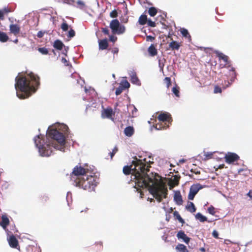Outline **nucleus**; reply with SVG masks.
<instances>
[{
    "label": "nucleus",
    "instance_id": "30",
    "mask_svg": "<svg viewBox=\"0 0 252 252\" xmlns=\"http://www.w3.org/2000/svg\"><path fill=\"white\" fill-rule=\"evenodd\" d=\"M148 52L152 56H155L158 53L157 50L153 44H151L149 47Z\"/></svg>",
    "mask_w": 252,
    "mask_h": 252
},
{
    "label": "nucleus",
    "instance_id": "34",
    "mask_svg": "<svg viewBox=\"0 0 252 252\" xmlns=\"http://www.w3.org/2000/svg\"><path fill=\"white\" fill-rule=\"evenodd\" d=\"M213 153L211 152H205L203 153V159L205 160H208L213 158Z\"/></svg>",
    "mask_w": 252,
    "mask_h": 252
},
{
    "label": "nucleus",
    "instance_id": "38",
    "mask_svg": "<svg viewBox=\"0 0 252 252\" xmlns=\"http://www.w3.org/2000/svg\"><path fill=\"white\" fill-rule=\"evenodd\" d=\"M48 200H49V197L46 195H42L40 197V202L42 204L45 203L46 202H47V201Z\"/></svg>",
    "mask_w": 252,
    "mask_h": 252
},
{
    "label": "nucleus",
    "instance_id": "1",
    "mask_svg": "<svg viewBox=\"0 0 252 252\" xmlns=\"http://www.w3.org/2000/svg\"><path fill=\"white\" fill-rule=\"evenodd\" d=\"M131 175V178L135 180V184L138 187L148 188L150 193L158 202L166 197L167 189L162 177L159 174H152V177L149 174Z\"/></svg>",
    "mask_w": 252,
    "mask_h": 252
},
{
    "label": "nucleus",
    "instance_id": "64",
    "mask_svg": "<svg viewBox=\"0 0 252 252\" xmlns=\"http://www.w3.org/2000/svg\"><path fill=\"white\" fill-rule=\"evenodd\" d=\"M199 250L200 251H201V252H205V249L204 248H200L199 249Z\"/></svg>",
    "mask_w": 252,
    "mask_h": 252
},
{
    "label": "nucleus",
    "instance_id": "17",
    "mask_svg": "<svg viewBox=\"0 0 252 252\" xmlns=\"http://www.w3.org/2000/svg\"><path fill=\"white\" fill-rule=\"evenodd\" d=\"M216 54L217 55V56L219 58L220 60H222L225 63V66L228 65L227 67L230 66V62L228 60L229 58L228 56L218 51L216 52Z\"/></svg>",
    "mask_w": 252,
    "mask_h": 252
},
{
    "label": "nucleus",
    "instance_id": "22",
    "mask_svg": "<svg viewBox=\"0 0 252 252\" xmlns=\"http://www.w3.org/2000/svg\"><path fill=\"white\" fill-rule=\"evenodd\" d=\"M53 46L55 49L58 50H62L63 48L64 47V44L62 41L59 39L54 41Z\"/></svg>",
    "mask_w": 252,
    "mask_h": 252
},
{
    "label": "nucleus",
    "instance_id": "27",
    "mask_svg": "<svg viewBox=\"0 0 252 252\" xmlns=\"http://www.w3.org/2000/svg\"><path fill=\"white\" fill-rule=\"evenodd\" d=\"M175 249L177 252H189L186 246L182 244H178Z\"/></svg>",
    "mask_w": 252,
    "mask_h": 252
},
{
    "label": "nucleus",
    "instance_id": "25",
    "mask_svg": "<svg viewBox=\"0 0 252 252\" xmlns=\"http://www.w3.org/2000/svg\"><path fill=\"white\" fill-rule=\"evenodd\" d=\"M134 132V129L132 126H128L125 128L124 130L125 134L128 137L131 136Z\"/></svg>",
    "mask_w": 252,
    "mask_h": 252
},
{
    "label": "nucleus",
    "instance_id": "31",
    "mask_svg": "<svg viewBox=\"0 0 252 252\" xmlns=\"http://www.w3.org/2000/svg\"><path fill=\"white\" fill-rule=\"evenodd\" d=\"M8 39V36L7 35L6 33L0 31V41L1 42H5Z\"/></svg>",
    "mask_w": 252,
    "mask_h": 252
},
{
    "label": "nucleus",
    "instance_id": "29",
    "mask_svg": "<svg viewBox=\"0 0 252 252\" xmlns=\"http://www.w3.org/2000/svg\"><path fill=\"white\" fill-rule=\"evenodd\" d=\"M186 209L191 213H194L196 211V208L194 204L191 202H189L187 206Z\"/></svg>",
    "mask_w": 252,
    "mask_h": 252
},
{
    "label": "nucleus",
    "instance_id": "19",
    "mask_svg": "<svg viewBox=\"0 0 252 252\" xmlns=\"http://www.w3.org/2000/svg\"><path fill=\"white\" fill-rule=\"evenodd\" d=\"M130 77V81L132 84L139 85L140 82L136 75V73L134 71H131L129 73Z\"/></svg>",
    "mask_w": 252,
    "mask_h": 252
},
{
    "label": "nucleus",
    "instance_id": "58",
    "mask_svg": "<svg viewBox=\"0 0 252 252\" xmlns=\"http://www.w3.org/2000/svg\"><path fill=\"white\" fill-rule=\"evenodd\" d=\"M248 171L249 172H250V170H247V169L246 168H242V169H240L238 170V172H240L241 171Z\"/></svg>",
    "mask_w": 252,
    "mask_h": 252
},
{
    "label": "nucleus",
    "instance_id": "9",
    "mask_svg": "<svg viewBox=\"0 0 252 252\" xmlns=\"http://www.w3.org/2000/svg\"><path fill=\"white\" fill-rule=\"evenodd\" d=\"M96 169L94 166L86 165V167H83L80 165H76L71 173H95Z\"/></svg>",
    "mask_w": 252,
    "mask_h": 252
},
{
    "label": "nucleus",
    "instance_id": "48",
    "mask_svg": "<svg viewBox=\"0 0 252 252\" xmlns=\"http://www.w3.org/2000/svg\"><path fill=\"white\" fill-rule=\"evenodd\" d=\"M230 74L229 75L232 76V77H235L236 76V72L235 71V69L233 67H231V69H229Z\"/></svg>",
    "mask_w": 252,
    "mask_h": 252
},
{
    "label": "nucleus",
    "instance_id": "50",
    "mask_svg": "<svg viewBox=\"0 0 252 252\" xmlns=\"http://www.w3.org/2000/svg\"><path fill=\"white\" fill-rule=\"evenodd\" d=\"M117 40V37L113 35H109V41L115 43Z\"/></svg>",
    "mask_w": 252,
    "mask_h": 252
},
{
    "label": "nucleus",
    "instance_id": "51",
    "mask_svg": "<svg viewBox=\"0 0 252 252\" xmlns=\"http://www.w3.org/2000/svg\"><path fill=\"white\" fill-rule=\"evenodd\" d=\"M60 126H61L60 128L62 129L64 133H65L66 131H67V130H68V127H67V126L66 125H62Z\"/></svg>",
    "mask_w": 252,
    "mask_h": 252
},
{
    "label": "nucleus",
    "instance_id": "40",
    "mask_svg": "<svg viewBox=\"0 0 252 252\" xmlns=\"http://www.w3.org/2000/svg\"><path fill=\"white\" fill-rule=\"evenodd\" d=\"M61 29L64 32H66L69 29V26L66 22H63L61 26Z\"/></svg>",
    "mask_w": 252,
    "mask_h": 252
},
{
    "label": "nucleus",
    "instance_id": "55",
    "mask_svg": "<svg viewBox=\"0 0 252 252\" xmlns=\"http://www.w3.org/2000/svg\"><path fill=\"white\" fill-rule=\"evenodd\" d=\"M212 235L215 238H219V233L216 230H214L213 231Z\"/></svg>",
    "mask_w": 252,
    "mask_h": 252
},
{
    "label": "nucleus",
    "instance_id": "32",
    "mask_svg": "<svg viewBox=\"0 0 252 252\" xmlns=\"http://www.w3.org/2000/svg\"><path fill=\"white\" fill-rule=\"evenodd\" d=\"M93 249L96 252H100V251H102V250L103 249L102 243L101 242H97L93 247Z\"/></svg>",
    "mask_w": 252,
    "mask_h": 252
},
{
    "label": "nucleus",
    "instance_id": "2",
    "mask_svg": "<svg viewBox=\"0 0 252 252\" xmlns=\"http://www.w3.org/2000/svg\"><path fill=\"white\" fill-rule=\"evenodd\" d=\"M44 136L39 134L34 138L35 146L42 157H49L52 153V148L61 151H64L65 143V136L63 133L56 129H51L48 132L47 140L44 142Z\"/></svg>",
    "mask_w": 252,
    "mask_h": 252
},
{
    "label": "nucleus",
    "instance_id": "44",
    "mask_svg": "<svg viewBox=\"0 0 252 252\" xmlns=\"http://www.w3.org/2000/svg\"><path fill=\"white\" fill-rule=\"evenodd\" d=\"M110 16L112 18H116L118 17V12L116 9L112 11L110 13Z\"/></svg>",
    "mask_w": 252,
    "mask_h": 252
},
{
    "label": "nucleus",
    "instance_id": "41",
    "mask_svg": "<svg viewBox=\"0 0 252 252\" xmlns=\"http://www.w3.org/2000/svg\"><path fill=\"white\" fill-rule=\"evenodd\" d=\"M118 149L117 146H115L114 148L113 149L111 152H110L109 154L111 157V159H112L115 155V154L118 152Z\"/></svg>",
    "mask_w": 252,
    "mask_h": 252
},
{
    "label": "nucleus",
    "instance_id": "5",
    "mask_svg": "<svg viewBox=\"0 0 252 252\" xmlns=\"http://www.w3.org/2000/svg\"><path fill=\"white\" fill-rule=\"evenodd\" d=\"M134 159L129 165H126L123 167V173H147L150 171V165L136 157Z\"/></svg>",
    "mask_w": 252,
    "mask_h": 252
},
{
    "label": "nucleus",
    "instance_id": "11",
    "mask_svg": "<svg viewBox=\"0 0 252 252\" xmlns=\"http://www.w3.org/2000/svg\"><path fill=\"white\" fill-rule=\"evenodd\" d=\"M201 189L199 184H195L192 185L189 189L188 195V199L189 200H193L195 195L197 194L200 189Z\"/></svg>",
    "mask_w": 252,
    "mask_h": 252
},
{
    "label": "nucleus",
    "instance_id": "35",
    "mask_svg": "<svg viewBox=\"0 0 252 252\" xmlns=\"http://www.w3.org/2000/svg\"><path fill=\"white\" fill-rule=\"evenodd\" d=\"M173 215H174V216L176 218V219L179 220V222H180L182 224L185 223L184 220L181 217V216L179 214L178 212H177L176 211H174V213H173Z\"/></svg>",
    "mask_w": 252,
    "mask_h": 252
},
{
    "label": "nucleus",
    "instance_id": "43",
    "mask_svg": "<svg viewBox=\"0 0 252 252\" xmlns=\"http://www.w3.org/2000/svg\"><path fill=\"white\" fill-rule=\"evenodd\" d=\"M164 82L166 84L167 87L168 88L171 85V79L169 77H165L164 78Z\"/></svg>",
    "mask_w": 252,
    "mask_h": 252
},
{
    "label": "nucleus",
    "instance_id": "46",
    "mask_svg": "<svg viewBox=\"0 0 252 252\" xmlns=\"http://www.w3.org/2000/svg\"><path fill=\"white\" fill-rule=\"evenodd\" d=\"M222 92L221 89L218 86H215L214 87V93L215 94L221 93Z\"/></svg>",
    "mask_w": 252,
    "mask_h": 252
},
{
    "label": "nucleus",
    "instance_id": "45",
    "mask_svg": "<svg viewBox=\"0 0 252 252\" xmlns=\"http://www.w3.org/2000/svg\"><path fill=\"white\" fill-rule=\"evenodd\" d=\"M75 31L73 29H70V30L68 32L67 36L69 38H71V37H74L75 36Z\"/></svg>",
    "mask_w": 252,
    "mask_h": 252
},
{
    "label": "nucleus",
    "instance_id": "15",
    "mask_svg": "<svg viewBox=\"0 0 252 252\" xmlns=\"http://www.w3.org/2000/svg\"><path fill=\"white\" fill-rule=\"evenodd\" d=\"M1 220L0 221V225L5 230H6L7 226L9 224V220L6 215H2L1 217Z\"/></svg>",
    "mask_w": 252,
    "mask_h": 252
},
{
    "label": "nucleus",
    "instance_id": "4",
    "mask_svg": "<svg viewBox=\"0 0 252 252\" xmlns=\"http://www.w3.org/2000/svg\"><path fill=\"white\" fill-rule=\"evenodd\" d=\"M70 179L76 187L89 191L94 190L98 183V179L95 174H71Z\"/></svg>",
    "mask_w": 252,
    "mask_h": 252
},
{
    "label": "nucleus",
    "instance_id": "24",
    "mask_svg": "<svg viewBox=\"0 0 252 252\" xmlns=\"http://www.w3.org/2000/svg\"><path fill=\"white\" fill-rule=\"evenodd\" d=\"M180 176L178 175H175L174 179L169 182V186L171 188L178 185Z\"/></svg>",
    "mask_w": 252,
    "mask_h": 252
},
{
    "label": "nucleus",
    "instance_id": "33",
    "mask_svg": "<svg viewBox=\"0 0 252 252\" xmlns=\"http://www.w3.org/2000/svg\"><path fill=\"white\" fill-rule=\"evenodd\" d=\"M195 218L196 219L199 220L201 222H204L207 221V218L204 216H203L201 213H198L195 216Z\"/></svg>",
    "mask_w": 252,
    "mask_h": 252
},
{
    "label": "nucleus",
    "instance_id": "60",
    "mask_svg": "<svg viewBox=\"0 0 252 252\" xmlns=\"http://www.w3.org/2000/svg\"><path fill=\"white\" fill-rule=\"evenodd\" d=\"M3 18H4L3 13L1 10H0V19L3 20Z\"/></svg>",
    "mask_w": 252,
    "mask_h": 252
},
{
    "label": "nucleus",
    "instance_id": "7",
    "mask_svg": "<svg viewBox=\"0 0 252 252\" xmlns=\"http://www.w3.org/2000/svg\"><path fill=\"white\" fill-rule=\"evenodd\" d=\"M186 161V159L182 158L180 159L178 162H176L178 167L177 168V170H173L175 173H178L179 171L182 172V173H188L189 172H190L192 173H200V171L197 170L196 165L194 164L190 163L189 164H188L186 166V169H184V171L181 170V164L185 163Z\"/></svg>",
    "mask_w": 252,
    "mask_h": 252
},
{
    "label": "nucleus",
    "instance_id": "53",
    "mask_svg": "<svg viewBox=\"0 0 252 252\" xmlns=\"http://www.w3.org/2000/svg\"><path fill=\"white\" fill-rule=\"evenodd\" d=\"M44 32L40 31H39L37 34V36L38 37V38H42L44 34Z\"/></svg>",
    "mask_w": 252,
    "mask_h": 252
},
{
    "label": "nucleus",
    "instance_id": "39",
    "mask_svg": "<svg viewBox=\"0 0 252 252\" xmlns=\"http://www.w3.org/2000/svg\"><path fill=\"white\" fill-rule=\"evenodd\" d=\"M38 51L43 55H47L48 54V50L45 47L39 48Z\"/></svg>",
    "mask_w": 252,
    "mask_h": 252
},
{
    "label": "nucleus",
    "instance_id": "21",
    "mask_svg": "<svg viewBox=\"0 0 252 252\" xmlns=\"http://www.w3.org/2000/svg\"><path fill=\"white\" fill-rule=\"evenodd\" d=\"M174 199L178 205H181L183 203L182 197L180 191L175 192L174 196Z\"/></svg>",
    "mask_w": 252,
    "mask_h": 252
},
{
    "label": "nucleus",
    "instance_id": "10",
    "mask_svg": "<svg viewBox=\"0 0 252 252\" xmlns=\"http://www.w3.org/2000/svg\"><path fill=\"white\" fill-rule=\"evenodd\" d=\"M225 161L229 164H234L240 159V157L236 153L228 152L224 156Z\"/></svg>",
    "mask_w": 252,
    "mask_h": 252
},
{
    "label": "nucleus",
    "instance_id": "36",
    "mask_svg": "<svg viewBox=\"0 0 252 252\" xmlns=\"http://www.w3.org/2000/svg\"><path fill=\"white\" fill-rule=\"evenodd\" d=\"M148 13L151 16L153 17L157 14V10L155 7H151L149 8Z\"/></svg>",
    "mask_w": 252,
    "mask_h": 252
},
{
    "label": "nucleus",
    "instance_id": "14",
    "mask_svg": "<svg viewBox=\"0 0 252 252\" xmlns=\"http://www.w3.org/2000/svg\"><path fill=\"white\" fill-rule=\"evenodd\" d=\"M177 237L178 239H182L187 244H189L190 240V238L188 237L183 230H180L178 232Z\"/></svg>",
    "mask_w": 252,
    "mask_h": 252
},
{
    "label": "nucleus",
    "instance_id": "28",
    "mask_svg": "<svg viewBox=\"0 0 252 252\" xmlns=\"http://www.w3.org/2000/svg\"><path fill=\"white\" fill-rule=\"evenodd\" d=\"M148 19L147 15L145 14H142L139 18L138 23L141 25H144L147 22Z\"/></svg>",
    "mask_w": 252,
    "mask_h": 252
},
{
    "label": "nucleus",
    "instance_id": "49",
    "mask_svg": "<svg viewBox=\"0 0 252 252\" xmlns=\"http://www.w3.org/2000/svg\"><path fill=\"white\" fill-rule=\"evenodd\" d=\"M165 62V59H163V62H162V61L160 59H159L158 60V65H159V67L161 68V69H163V67H164V62Z\"/></svg>",
    "mask_w": 252,
    "mask_h": 252
},
{
    "label": "nucleus",
    "instance_id": "13",
    "mask_svg": "<svg viewBox=\"0 0 252 252\" xmlns=\"http://www.w3.org/2000/svg\"><path fill=\"white\" fill-rule=\"evenodd\" d=\"M130 87V84L128 83V82L126 80H125L122 81L120 84L119 87H118L115 92V94L116 95H120L123 91L126 89H128Z\"/></svg>",
    "mask_w": 252,
    "mask_h": 252
},
{
    "label": "nucleus",
    "instance_id": "61",
    "mask_svg": "<svg viewBox=\"0 0 252 252\" xmlns=\"http://www.w3.org/2000/svg\"><path fill=\"white\" fill-rule=\"evenodd\" d=\"M118 51H119L118 49L117 48H116L114 49V50L113 51V52L114 54H117V53H118Z\"/></svg>",
    "mask_w": 252,
    "mask_h": 252
},
{
    "label": "nucleus",
    "instance_id": "52",
    "mask_svg": "<svg viewBox=\"0 0 252 252\" xmlns=\"http://www.w3.org/2000/svg\"><path fill=\"white\" fill-rule=\"evenodd\" d=\"M101 30H102V32L104 34H105L106 35H109V30L107 28H103L101 29Z\"/></svg>",
    "mask_w": 252,
    "mask_h": 252
},
{
    "label": "nucleus",
    "instance_id": "23",
    "mask_svg": "<svg viewBox=\"0 0 252 252\" xmlns=\"http://www.w3.org/2000/svg\"><path fill=\"white\" fill-rule=\"evenodd\" d=\"M180 32L183 37L187 38L189 42H191V37L187 29L185 28H181L180 29Z\"/></svg>",
    "mask_w": 252,
    "mask_h": 252
},
{
    "label": "nucleus",
    "instance_id": "26",
    "mask_svg": "<svg viewBox=\"0 0 252 252\" xmlns=\"http://www.w3.org/2000/svg\"><path fill=\"white\" fill-rule=\"evenodd\" d=\"M181 46V45L180 44V43H178L175 41H172V42H171L169 44V49H171L172 50H178Z\"/></svg>",
    "mask_w": 252,
    "mask_h": 252
},
{
    "label": "nucleus",
    "instance_id": "47",
    "mask_svg": "<svg viewBox=\"0 0 252 252\" xmlns=\"http://www.w3.org/2000/svg\"><path fill=\"white\" fill-rule=\"evenodd\" d=\"M148 25L151 27H155L156 24L155 22L152 21L151 19H149L147 21Z\"/></svg>",
    "mask_w": 252,
    "mask_h": 252
},
{
    "label": "nucleus",
    "instance_id": "20",
    "mask_svg": "<svg viewBox=\"0 0 252 252\" xmlns=\"http://www.w3.org/2000/svg\"><path fill=\"white\" fill-rule=\"evenodd\" d=\"M98 46L99 50H103L108 47V40L106 38L98 40Z\"/></svg>",
    "mask_w": 252,
    "mask_h": 252
},
{
    "label": "nucleus",
    "instance_id": "37",
    "mask_svg": "<svg viewBox=\"0 0 252 252\" xmlns=\"http://www.w3.org/2000/svg\"><path fill=\"white\" fill-rule=\"evenodd\" d=\"M172 92L177 97L180 96V92H179V88L177 86H175L172 88Z\"/></svg>",
    "mask_w": 252,
    "mask_h": 252
},
{
    "label": "nucleus",
    "instance_id": "6",
    "mask_svg": "<svg viewBox=\"0 0 252 252\" xmlns=\"http://www.w3.org/2000/svg\"><path fill=\"white\" fill-rule=\"evenodd\" d=\"M159 123L155 126L158 130L165 129L169 127L172 121L171 115L168 113H161L158 117Z\"/></svg>",
    "mask_w": 252,
    "mask_h": 252
},
{
    "label": "nucleus",
    "instance_id": "12",
    "mask_svg": "<svg viewBox=\"0 0 252 252\" xmlns=\"http://www.w3.org/2000/svg\"><path fill=\"white\" fill-rule=\"evenodd\" d=\"M115 115V112L113 111L112 108H107L103 109L101 111V116L103 119H109L113 121L114 119L112 116Z\"/></svg>",
    "mask_w": 252,
    "mask_h": 252
},
{
    "label": "nucleus",
    "instance_id": "42",
    "mask_svg": "<svg viewBox=\"0 0 252 252\" xmlns=\"http://www.w3.org/2000/svg\"><path fill=\"white\" fill-rule=\"evenodd\" d=\"M215 210V209L213 206H211L208 208V213L212 215H214L216 213Z\"/></svg>",
    "mask_w": 252,
    "mask_h": 252
},
{
    "label": "nucleus",
    "instance_id": "63",
    "mask_svg": "<svg viewBox=\"0 0 252 252\" xmlns=\"http://www.w3.org/2000/svg\"><path fill=\"white\" fill-rule=\"evenodd\" d=\"M224 165V164H221L220 165H219L217 168V169H218V168H223Z\"/></svg>",
    "mask_w": 252,
    "mask_h": 252
},
{
    "label": "nucleus",
    "instance_id": "54",
    "mask_svg": "<svg viewBox=\"0 0 252 252\" xmlns=\"http://www.w3.org/2000/svg\"><path fill=\"white\" fill-rule=\"evenodd\" d=\"M62 62L64 64L65 66L68 65V62L67 61V60L65 58H62Z\"/></svg>",
    "mask_w": 252,
    "mask_h": 252
},
{
    "label": "nucleus",
    "instance_id": "62",
    "mask_svg": "<svg viewBox=\"0 0 252 252\" xmlns=\"http://www.w3.org/2000/svg\"><path fill=\"white\" fill-rule=\"evenodd\" d=\"M171 36H172V34H171L170 32H169V33H168V36H167V37H168V38H170V39H171V40H173V39H172V38L171 37Z\"/></svg>",
    "mask_w": 252,
    "mask_h": 252
},
{
    "label": "nucleus",
    "instance_id": "56",
    "mask_svg": "<svg viewBox=\"0 0 252 252\" xmlns=\"http://www.w3.org/2000/svg\"><path fill=\"white\" fill-rule=\"evenodd\" d=\"M128 18L127 16H126L125 18H123L121 19V21L122 23H126L128 22Z\"/></svg>",
    "mask_w": 252,
    "mask_h": 252
},
{
    "label": "nucleus",
    "instance_id": "3",
    "mask_svg": "<svg viewBox=\"0 0 252 252\" xmlns=\"http://www.w3.org/2000/svg\"><path fill=\"white\" fill-rule=\"evenodd\" d=\"M15 88L19 92H17V96L20 99L29 97L32 93H34L40 85L39 77L32 72L27 76L17 77L15 79Z\"/></svg>",
    "mask_w": 252,
    "mask_h": 252
},
{
    "label": "nucleus",
    "instance_id": "8",
    "mask_svg": "<svg viewBox=\"0 0 252 252\" xmlns=\"http://www.w3.org/2000/svg\"><path fill=\"white\" fill-rule=\"evenodd\" d=\"M110 28L113 34H123L126 31L125 27L124 25H120L118 19H114L111 21Z\"/></svg>",
    "mask_w": 252,
    "mask_h": 252
},
{
    "label": "nucleus",
    "instance_id": "57",
    "mask_svg": "<svg viewBox=\"0 0 252 252\" xmlns=\"http://www.w3.org/2000/svg\"><path fill=\"white\" fill-rule=\"evenodd\" d=\"M89 210L90 209L89 208H86L84 209L81 210H80V212L81 213H83L84 212L85 213H87H87H88V212H89Z\"/></svg>",
    "mask_w": 252,
    "mask_h": 252
},
{
    "label": "nucleus",
    "instance_id": "18",
    "mask_svg": "<svg viewBox=\"0 0 252 252\" xmlns=\"http://www.w3.org/2000/svg\"><path fill=\"white\" fill-rule=\"evenodd\" d=\"M9 30L11 33L17 35L20 32V27L17 24H11L9 26Z\"/></svg>",
    "mask_w": 252,
    "mask_h": 252
},
{
    "label": "nucleus",
    "instance_id": "59",
    "mask_svg": "<svg viewBox=\"0 0 252 252\" xmlns=\"http://www.w3.org/2000/svg\"><path fill=\"white\" fill-rule=\"evenodd\" d=\"M147 39H149L151 41H153V40L155 39V38L153 36H152L151 35L147 36Z\"/></svg>",
    "mask_w": 252,
    "mask_h": 252
},
{
    "label": "nucleus",
    "instance_id": "16",
    "mask_svg": "<svg viewBox=\"0 0 252 252\" xmlns=\"http://www.w3.org/2000/svg\"><path fill=\"white\" fill-rule=\"evenodd\" d=\"M9 246L12 248H16L19 247L18 241L15 236L13 235L10 236L8 239Z\"/></svg>",
    "mask_w": 252,
    "mask_h": 252
}]
</instances>
